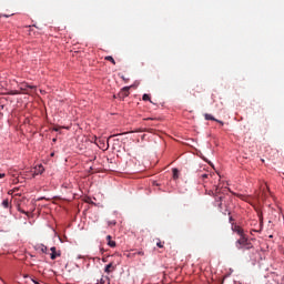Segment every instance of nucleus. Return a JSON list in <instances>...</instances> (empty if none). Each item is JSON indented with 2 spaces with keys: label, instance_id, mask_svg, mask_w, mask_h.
Returning a JSON list of instances; mask_svg holds the SVG:
<instances>
[{
  "label": "nucleus",
  "instance_id": "nucleus-1",
  "mask_svg": "<svg viewBox=\"0 0 284 284\" xmlns=\"http://www.w3.org/2000/svg\"><path fill=\"white\" fill-rule=\"evenodd\" d=\"M231 204L232 200L225 196L215 197V206L219 207L221 214L232 216V207L230 206Z\"/></svg>",
  "mask_w": 284,
  "mask_h": 284
},
{
  "label": "nucleus",
  "instance_id": "nucleus-2",
  "mask_svg": "<svg viewBox=\"0 0 284 284\" xmlns=\"http://www.w3.org/2000/svg\"><path fill=\"white\" fill-rule=\"evenodd\" d=\"M235 247H237V250H252V247H254V245H252V242H250L247 236L242 235L235 242Z\"/></svg>",
  "mask_w": 284,
  "mask_h": 284
},
{
  "label": "nucleus",
  "instance_id": "nucleus-3",
  "mask_svg": "<svg viewBox=\"0 0 284 284\" xmlns=\"http://www.w3.org/2000/svg\"><path fill=\"white\" fill-rule=\"evenodd\" d=\"M21 92H23V94H30V90H37V87L36 85H30L26 82L21 83L19 85Z\"/></svg>",
  "mask_w": 284,
  "mask_h": 284
},
{
  "label": "nucleus",
  "instance_id": "nucleus-4",
  "mask_svg": "<svg viewBox=\"0 0 284 284\" xmlns=\"http://www.w3.org/2000/svg\"><path fill=\"white\" fill-rule=\"evenodd\" d=\"M232 231L235 232V234H239V236H244L245 232L243 229L234 223H232Z\"/></svg>",
  "mask_w": 284,
  "mask_h": 284
},
{
  "label": "nucleus",
  "instance_id": "nucleus-5",
  "mask_svg": "<svg viewBox=\"0 0 284 284\" xmlns=\"http://www.w3.org/2000/svg\"><path fill=\"white\" fill-rule=\"evenodd\" d=\"M119 97L121 99H124V97H130V87H124L120 93H119Z\"/></svg>",
  "mask_w": 284,
  "mask_h": 284
},
{
  "label": "nucleus",
  "instance_id": "nucleus-6",
  "mask_svg": "<svg viewBox=\"0 0 284 284\" xmlns=\"http://www.w3.org/2000/svg\"><path fill=\"white\" fill-rule=\"evenodd\" d=\"M61 256V252H57V247H51V261L57 260V257Z\"/></svg>",
  "mask_w": 284,
  "mask_h": 284
},
{
  "label": "nucleus",
  "instance_id": "nucleus-7",
  "mask_svg": "<svg viewBox=\"0 0 284 284\" xmlns=\"http://www.w3.org/2000/svg\"><path fill=\"white\" fill-rule=\"evenodd\" d=\"M108 245L109 247H116V242L112 241V236L108 235L106 236Z\"/></svg>",
  "mask_w": 284,
  "mask_h": 284
},
{
  "label": "nucleus",
  "instance_id": "nucleus-8",
  "mask_svg": "<svg viewBox=\"0 0 284 284\" xmlns=\"http://www.w3.org/2000/svg\"><path fill=\"white\" fill-rule=\"evenodd\" d=\"M204 119H205V121H216V118H214V115H212L210 113H205Z\"/></svg>",
  "mask_w": 284,
  "mask_h": 284
},
{
  "label": "nucleus",
  "instance_id": "nucleus-9",
  "mask_svg": "<svg viewBox=\"0 0 284 284\" xmlns=\"http://www.w3.org/2000/svg\"><path fill=\"white\" fill-rule=\"evenodd\" d=\"M114 271V266L112 265V263L108 264L104 268V272L106 274H110V272Z\"/></svg>",
  "mask_w": 284,
  "mask_h": 284
},
{
  "label": "nucleus",
  "instance_id": "nucleus-10",
  "mask_svg": "<svg viewBox=\"0 0 284 284\" xmlns=\"http://www.w3.org/2000/svg\"><path fill=\"white\" fill-rule=\"evenodd\" d=\"M105 61H110L113 65H116V61H114V58L112 55H106Z\"/></svg>",
  "mask_w": 284,
  "mask_h": 284
},
{
  "label": "nucleus",
  "instance_id": "nucleus-11",
  "mask_svg": "<svg viewBox=\"0 0 284 284\" xmlns=\"http://www.w3.org/2000/svg\"><path fill=\"white\" fill-rule=\"evenodd\" d=\"M2 206L6 207V209L10 207V201L3 200L2 201Z\"/></svg>",
  "mask_w": 284,
  "mask_h": 284
},
{
  "label": "nucleus",
  "instance_id": "nucleus-12",
  "mask_svg": "<svg viewBox=\"0 0 284 284\" xmlns=\"http://www.w3.org/2000/svg\"><path fill=\"white\" fill-rule=\"evenodd\" d=\"M142 100H144V101H151V102H152V100L150 99V94H148V93H144V94H143Z\"/></svg>",
  "mask_w": 284,
  "mask_h": 284
},
{
  "label": "nucleus",
  "instance_id": "nucleus-13",
  "mask_svg": "<svg viewBox=\"0 0 284 284\" xmlns=\"http://www.w3.org/2000/svg\"><path fill=\"white\" fill-rule=\"evenodd\" d=\"M210 174L209 173H203L200 175V179H202V181H205V179H209Z\"/></svg>",
  "mask_w": 284,
  "mask_h": 284
},
{
  "label": "nucleus",
  "instance_id": "nucleus-14",
  "mask_svg": "<svg viewBox=\"0 0 284 284\" xmlns=\"http://www.w3.org/2000/svg\"><path fill=\"white\" fill-rule=\"evenodd\" d=\"M173 179H179V170L173 169Z\"/></svg>",
  "mask_w": 284,
  "mask_h": 284
},
{
  "label": "nucleus",
  "instance_id": "nucleus-15",
  "mask_svg": "<svg viewBox=\"0 0 284 284\" xmlns=\"http://www.w3.org/2000/svg\"><path fill=\"white\" fill-rule=\"evenodd\" d=\"M0 17H4L6 19H8L9 17H14V13H11V14L0 13Z\"/></svg>",
  "mask_w": 284,
  "mask_h": 284
},
{
  "label": "nucleus",
  "instance_id": "nucleus-16",
  "mask_svg": "<svg viewBox=\"0 0 284 284\" xmlns=\"http://www.w3.org/2000/svg\"><path fill=\"white\" fill-rule=\"evenodd\" d=\"M134 254H138L139 256H145V253L143 251H139V252H136Z\"/></svg>",
  "mask_w": 284,
  "mask_h": 284
},
{
  "label": "nucleus",
  "instance_id": "nucleus-17",
  "mask_svg": "<svg viewBox=\"0 0 284 284\" xmlns=\"http://www.w3.org/2000/svg\"><path fill=\"white\" fill-rule=\"evenodd\" d=\"M156 245H158L160 248L163 247V243H162L160 240L156 242Z\"/></svg>",
  "mask_w": 284,
  "mask_h": 284
},
{
  "label": "nucleus",
  "instance_id": "nucleus-18",
  "mask_svg": "<svg viewBox=\"0 0 284 284\" xmlns=\"http://www.w3.org/2000/svg\"><path fill=\"white\" fill-rule=\"evenodd\" d=\"M215 122L219 123L220 125H225V123L223 121H221V120H216L215 119Z\"/></svg>",
  "mask_w": 284,
  "mask_h": 284
},
{
  "label": "nucleus",
  "instance_id": "nucleus-19",
  "mask_svg": "<svg viewBox=\"0 0 284 284\" xmlns=\"http://www.w3.org/2000/svg\"><path fill=\"white\" fill-rule=\"evenodd\" d=\"M229 221H230V223H234V217H232V215H230Z\"/></svg>",
  "mask_w": 284,
  "mask_h": 284
},
{
  "label": "nucleus",
  "instance_id": "nucleus-20",
  "mask_svg": "<svg viewBox=\"0 0 284 284\" xmlns=\"http://www.w3.org/2000/svg\"><path fill=\"white\" fill-rule=\"evenodd\" d=\"M11 94H21L19 91H12Z\"/></svg>",
  "mask_w": 284,
  "mask_h": 284
},
{
  "label": "nucleus",
  "instance_id": "nucleus-21",
  "mask_svg": "<svg viewBox=\"0 0 284 284\" xmlns=\"http://www.w3.org/2000/svg\"><path fill=\"white\" fill-rule=\"evenodd\" d=\"M53 130H54V132H59V130H61V128H54Z\"/></svg>",
  "mask_w": 284,
  "mask_h": 284
},
{
  "label": "nucleus",
  "instance_id": "nucleus-22",
  "mask_svg": "<svg viewBox=\"0 0 284 284\" xmlns=\"http://www.w3.org/2000/svg\"><path fill=\"white\" fill-rule=\"evenodd\" d=\"M6 176L4 173H0V179H3Z\"/></svg>",
  "mask_w": 284,
  "mask_h": 284
},
{
  "label": "nucleus",
  "instance_id": "nucleus-23",
  "mask_svg": "<svg viewBox=\"0 0 284 284\" xmlns=\"http://www.w3.org/2000/svg\"><path fill=\"white\" fill-rule=\"evenodd\" d=\"M47 250H48V247H45V246L42 247V252H47Z\"/></svg>",
  "mask_w": 284,
  "mask_h": 284
},
{
  "label": "nucleus",
  "instance_id": "nucleus-24",
  "mask_svg": "<svg viewBox=\"0 0 284 284\" xmlns=\"http://www.w3.org/2000/svg\"><path fill=\"white\" fill-rule=\"evenodd\" d=\"M111 224L116 225V222H111Z\"/></svg>",
  "mask_w": 284,
  "mask_h": 284
},
{
  "label": "nucleus",
  "instance_id": "nucleus-25",
  "mask_svg": "<svg viewBox=\"0 0 284 284\" xmlns=\"http://www.w3.org/2000/svg\"><path fill=\"white\" fill-rule=\"evenodd\" d=\"M111 224L116 225V222H111Z\"/></svg>",
  "mask_w": 284,
  "mask_h": 284
},
{
  "label": "nucleus",
  "instance_id": "nucleus-26",
  "mask_svg": "<svg viewBox=\"0 0 284 284\" xmlns=\"http://www.w3.org/2000/svg\"><path fill=\"white\" fill-rule=\"evenodd\" d=\"M22 214H26V211H20Z\"/></svg>",
  "mask_w": 284,
  "mask_h": 284
},
{
  "label": "nucleus",
  "instance_id": "nucleus-27",
  "mask_svg": "<svg viewBox=\"0 0 284 284\" xmlns=\"http://www.w3.org/2000/svg\"><path fill=\"white\" fill-rule=\"evenodd\" d=\"M17 190H19V189H14L13 192H17Z\"/></svg>",
  "mask_w": 284,
  "mask_h": 284
},
{
  "label": "nucleus",
  "instance_id": "nucleus-28",
  "mask_svg": "<svg viewBox=\"0 0 284 284\" xmlns=\"http://www.w3.org/2000/svg\"><path fill=\"white\" fill-rule=\"evenodd\" d=\"M193 97H196V93H193Z\"/></svg>",
  "mask_w": 284,
  "mask_h": 284
}]
</instances>
